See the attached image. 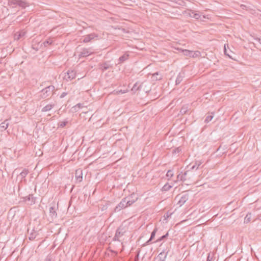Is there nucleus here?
Returning a JSON list of instances; mask_svg holds the SVG:
<instances>
[{"label":"nucleus","mask_w":261,"mask_h":261,"mask_svg":"<svg viewBox=\"0 0 261 261\" xmlns=\"http://www.w3.org/2000/svg\"><path fill=\"white\" fill-rule=\"evenodd\" d=\"M183 54L185 56H189L190 57L195 58L198 57L200 53L199 51H193L187 49L182 50Z\"/></svg>","instance_id":"nucleus-4"},{"label":"nucleus","mask_w":261,"mask_h":261,"mask_svg":"<svg viewBox=\"0 0 261 261\" xmlns=\"http://www.w3.org/2000/svg\"><path fill=\"white\" fill-rule=\"evenodd\" d=\"M171 188L172 186L169 185L168 184H166L163 187L162 190L163 191H169Z\"/></svg>","instance_id":"nucleus-28"},{"label":"nucleus","mask_w":261,"mask_h":261,"mask_svg":"<svg viewBox=\"0 0 261 261\" xmlns=\"http://www.w3.org/2000/svg\"><path fill=\"white\" fill-rule=\"evenodd\" d=\"M184 77H185V73L184 72L179 73V74H178V75L176 77V81H175L176 85L179 84L181 82V81L183 80V79Z\"/></svg>","instance_id":"nucleus-16"},{"label":"nucleus","mask_w":261,"mask_h":261,"mask_svg":"<svg viewBox=\"0 0 261 261\" xmlns=\"http://www.w3.org/2000/svg\"><path fill=\"white\" fill-rule=\"evenodd\" d=\"M97 35L95 33H91L84 36L83 42L84 43H88L91 41L95 37H97Z\"/></svg>","instance_id":"nucleus-7"},{"label":"nucleus","mask_w":261,"mask_h":261,"mask_svg":"<svg viewBox=\"0 0 261 261\" xmlns=\"http://www.w3.org/2000/svg\"><path fill=\"white\" fill-rule=\"evenodd\" d=\"M112 67V65L109 62H105L99 64V68L102 71L108 70Z\"/></svg>","instance_id":"nucleus-8"},{"label":"nucleus","mask_w":261,"mask_h":261,"mask_svg":"<svg viewBox=\"0 0 261 261\" xmlns=\"http://www.w3.org/2000/svg\"><path fill=\"white\" fill-rule=\"evenodd\" d=\"M49 216L51 217L52 220H54L57 217V213L56 212L55 206H50L49 208Z\"/></svg>","instance_id":"nucleus-13"},{"label":"nucleus","mask_w":261,"mask_h":261,"mask_svg":"<svg viewBox=\"0 0 261 261\" xmlns=\"http://www.w3.org/2000/svg\"><path fill=\"white\" fill-rule=\"evenodd\" d=\"M197 162L195 163V164L193 166H192L191 167V169H196V167H197Z\"/></svg>","instance_id":"nucleus-42"},{"label":"nucleus","mask_w":261,"mask_h":261,"mask_svg":"<svg viewBox=\"0 0 261 261\" xmlns=\"http://www.w3.org/2000/svg\"><path fill=\"white\" fill-rule=\"evenodd\" d=\"M77 107L79 108H81L83 107L81 103H78L75 106V109H76V108Z\"/></svg>","instance_id":"nucleus-41"},{"label":"nucleus","mask_w":261,"mask_h":261,"mask_svg":"<svg viewBox=\"0 0 261 261\" xmlns=\"http://www.w3.org/2000/svg\"><path fill=\"white\" fill-rule=\"evenodd\" d=\"M190 16L191 17H193V18H194L195 19H198L200 17V15L199 14H198V13H195L194 12H192L191 13V14H190Z\"/></svg>","instance_id":"nucleus-32"},{"label":"nucleus","mask_w":261,"mask_h":261,"mask_svg":"<svg viewBox=\"0 0 261 261\" xmlns=\"http://www.w3.org/2000/svg\"><path fill=\"white\" fill-rule=\"evenodd\" d=\"M37 233L36 231H34V232H32L31 233H30V236L29 237V239L30 240H31V241L34 240L36 238V236H37Z\"/></svg>","instance_id":"nucleus-29"},{"label":"nucleus","mask_w":261,"mask_h":261,"mask_svg":"<svg viewBox=\"0 0 261 261\" xmlns=\"http://www.w3.org/2000/svg\"><path fill=\"white\" fill-rule=\"evenodd\" d=\"M168 236H169V233H168V232H167L165 235H163L162 237H161L154 242H159L165 239L166 238H167L168 237Z\"/></svg>","instance_id":"nucleus-31"},{"label":"nucleus","mask_w":261,"mask_h":261,"mask_svg":"<svg viewBox=\"0 0 261 261\" xmlns=\"http://www.w3.org/2000/svg\"><path fill=\"white\" fill-rule=\"evenodd\" d=\"M137 199L138 198L136 196L135 194H131L130 196L124 198V199L126 200L127 207L133 204L137 200Z\"/></svg>","instance_id":"nucleus-3"},{"label":"nucleus","mask_w":261,"mask_h":261,"mask_svg":"<svg viewBox=\"0 0 261 261\" xmlns=\"http://www.w3.org/2000/svg\"><path fill=\"white\" fill-rule=\"evenodd\" d=\"M67 95V92H63V93L61 94V95H60V97L61 98H62L64 97L65 96H66Z\"/></svg>","instance_id":"nucleus-40"},{"label":"nucleus","mask_w":261,"mask_h":261,"mask_svg":"<svg viewBox=\"0 0 261 261\" xmlns=\"http://www.w3.org/2000/svg\"><path fill=\"white\" fill-rule=\"evenodd\" d=\"M173 176V171L171 170H169L167 172V174H166V176L169 178H171L172 176Z\"/></svg>","instance_id":"nucleus-33"},{"label":"nucleus","mask_w":261,"mask_h":261,"mask_svg":"<svg viewBox=\"0 0 261 261\" xmlns=\"http://www.w3.org/2000/svg\"><path fill=\"white\" fill-rule=\"evenodd\" d=\"M152 77L156 81L161 80L162 79V76L159 73V72H156L152 74Z\"/></svg>","instance_id":"nucleus-23"},{"label":"nucleus","mask_w":261,"mask_h":261,"mask_svg":"<svg viewBox=\"0 0 261 261\" xmlns=\"http://www.w3.org/2000/svg\"><path fill=\"white\" fill-rule=\"evenodd\" d=\"M24 35V33H23L22 34H21V33H20L18 35V36L17 37V39H19L20 37H21L22 36Z\"/></svg>","instance_id":"nucleus-46"},{"label":"nucleus","mask_w":261,"mask_h":261,"mask_svg":"<svg viewBox=\"0 0 261 261\" xmlns=\"http://www.w3.org/2000/svg\"><path fill=\"white\" fill-rule=\"evenodd\" d=\"M92 54V52L90 51L89 49L84 48L80 54V56L82 57H87Z\"/></svg>","instance_id":"nucleus-15"},{"label":"nucleus","mask_w":261,"mask_h":261,"mask_svg":"<svg viewBox=\"0 0 261 261\" xmlns=\"http://www.w3.org/2000/svg\"><path fill=\"white\" fill-rule=\"evenodd\" d=\"M75 177L79 182H81L83 179V171L81 169H77L75 171Z\"/></svg>","instance_id":"nucleus-11"},{"label":"nucleus","mask_w":261,"mask_h":261,"mask_svg":"<svg viewBox=\"0 0 261 261\" xmlns=\"http://www.w3.org/2000/svg\"><path fill=\"white\" fill-rule=\"evenodd\" d=\"M157 230H158L157 228H155L153 229V230L152 231V232L151 233L150 239L147 242H146V243L144 244V246H146V245L149 244L150 243L151 241L154 239L155 234L157 232Z\"/></svg>","instance_id":"nucleus-14"},{"label":"nucleus","mask_w":261,"mask_h":261,"mask_svg":"<svg viewBox=\"0 0 261 261\" xmlns=\"http://www.w3.org/2000/svg\"><path fill=\"white\" fill-rule=\"evenodd\" d=\"M55 90V87L53 85H50L47 87L43 89L41 91L40 97L41 98L44 99L50 96L53 94Z\"/></svg>","instance_id":"nucleus-2"},{"label":"nucleus","mask_w":261,"mask_h":261,"mask_svg":"<svg viewBox=\"0 0 261 261\" xmlns=\"http://www.w3.org/2000/svg\"><path fill=\"white\" fill-rule=\"evenodd\" d=\"M177 180H181V181H185V177H183L181 176V174H179L177 176Z\"/></svg>","instance_id":"nucleus-37"},{"label":"nucleus","mask_w":261,"mask_h":261,"mask_svg":"<svg viewBox=\"0 0 261 261\" xmlns=\"http://www.w3.org/2000/svg\"><path fill=\"white\" fill-rule=\"evenodd\" d=\"M17 5L22 8H25L27 6V3L22 0H18Z\"/></svg>","instance_id":"nucleus-26"},{"label":"nucleus","mask_w":261,"mask_h":261,"mask_svg":"<svg viewBox=\"0 0 261 261\" xmlns=\"http://www.w3.org/2000/svg\"><path fill=\"white\" fill-rule=\"evenodd\" d=\"M141 86V84L139 85L138 83L137 82L134 85L133 88H132V91L134 92H136L137 91L140 90Z\"/></svg>","instance_id":"nucleus-20"},{"label":"nucleus","mask_w":261,"mask_h":261,"mask_svg":"<svg viewBox=\"0 0 261 261\" xmlns=\"http://www.w3.org/2000/svg\"><path fill=\"white\" fill-rule=\"evenodd\" d=\"M221 146H220V147L218 148L217 151L220 150L221 149Z\"/></svg>","instance_id":"nucleus-48"},{"label":"nucleus","mask_w":261,"mask_h":261,"mask_svg":"<svg viewBox=\"0 0 261 261\" xmlns=\"http://www.w3.org/2000/svg\"><path fill=\"white\" fill-rule=\"evenodd\" d=\"M76 77V72L74 70H68L67 74L65 75L64 79L66 81H71Z\"/></svg>","instance_id":"nucleus-5"},{"label":"nucleus","mask_w":261,"mask_h":261,"mask_svg":"<svg viewBox=\"0 0 261 261\" xmlns=\"http://www.w3.org/2000/svg\"><path fill=\"white\" fill-rule=\"evenodd\" d=\"M126 231L127 228L125 226L121 225L117 229L115 234V236L113 238V241L120 242V240H119L120 238L124 235Z\"/></svg>","instance_id":"nucleus-1"},{"label":"nucleus","mask_w":261,"mask_h":261,"mask_svg":"<svg viewBox=\"0 0 261 261\" xmlns=\"http://www.w3.org/2000/svg\"><path fill=\"white\" fill-rule=\"evenodd\" d=\"M18 0H9V4L11 5H17Z\"/></svg>","instance_id":"nucleus-34"},{"label":"nucleus","mask_w":261,"mask_h":261,"mask_svg":"<svg viewBox=\"0 0 261 261\" xmlns=\"http://www.w3.org/2000/svg\"><path fill=\"white\" fill-rule=\"evenodd\" d=\"M258 219L259 220H261V214L258 216Z\"/></svg>","instance_id":"nucleus-47"},{"label":"nucleus","mask_w":261,"mask_h":261,"mask_svg":"<svg viewBox=\"0 0 261 261\" xmlns=\"http://www.w3.org/2000/svg\"><path fill=\"white\" fill-rule=\"evenodd\" d=\"M224 53L226 56H227L229 58L233 59V58L231 56V55L230 54H228V53H227V50L226 48V45H224Z\"/></svg>","instance_id":"nucleus-35"},{"label":"nucleus","mask_w":261,"mask_h":261,"mask_svg":"<svg viewBox=\"0 0 261 261\" xmlns=\"http://www.w3.org/2000/svg\"><path fill=\"white\" fill-rule=\"evenodd\" d=\"M197 162V166H196L197 167H196V169H197L199 168V166L201 165V163L200 162Z\"/></svg>","instance_id":"nucleus-44"},{"label":"nucleus","mask_w":261,"mask_h":261,"mask_svg":"<svg viewBox=\"0 0 261 261\" xmlns=\"http://www.w3.org/2000/svg\"><path fill=\"white\" fill-rule=\"evenodd\" d=\"M127 205L126 203V200L124 199V198L122 199L121 202L116 206L115 208V212H117L120 211L121 209L127 207Z\"/></svg>","instance_id":"nucleus-6"},{"label":"nucleus","mask_w":261,"mask_h":261,"mask_svg":"<svg viewBox=\"0 0 261 261\" xmlns=\"http://www.w3.org/2000/svg\"><path fill=\"white\" fill-rule=\"evenodd\" d=\"M128 57L129 55L127 53H125L123 55L120 57V58H119V62L118 64H121L126 61L128 59Z\"/></svg>","instance_id":"nucleus-18"},{"label":"nucleus","mask_w":261,"mask_h":261,"mask_svg":"<svg viewBox=\"0 0 261 261\" xmlns=\"http://www.w3.org/2000/svg\"><path fill=\"white\" fill-rule=\"evenodd\" d=\"M212 259V257H210V255L209 254L207 256L206 261H211Z\"/></svg>","instance_id":"nucleus-43"},{"label":"nucleus","mask_w":261,"mask_h":261,"mask_svg":"<svg viewBox=\"0 0 261 261\" xmlns=\"http://www.w3.org/2000/svg\"><path fill=\"white\" fill-rule=\"evenodd\" d=\"M255 39L261 44V38H256Z\"/></svg>","instance_id":"nucleus-45"},{"label":"nucleus","mask_w":261,"mask_h":261,"mask_svg":"<svg viewBox=\"0 0 261 261\" xmlns=\"http://www.w3.org/2000/svg\"><path fill=\"white\" fill-rule=\"evenodd\" d=\"M54 106L55 104L47 105L42 109L41 112H44L50 111L51 109H53L54 107Z\"/></svg>","instance_id":"nucleus-19"},{"label":"nucleus","mask_w":261,"mask_h":261,"mask_svg":"<svg viewBox=\"0 0 261 261\" xmlns=\"http://www.w3.org/2000/svg\"><path fill=\"white\" fill-rule=\"evenodd\" d=\"M251 213L247 214L244 218V223H248L250 222L251 221Z\"/></svg>","instance_id":"nucleus-24"},{"label":"nucleus","mask_w":261,"mask_h":261,"mask_svg":"<svg viewBox=\"0 0 261 261\" xmlns=\"http://www.w3.org/2000/svg\"><path fill=\"white\" fill-rule=\"evenodd\" d=\"M214 117V113H211L207 115L206 117L204 122L206 123H208L211 121Z\"/></svg>","instance_id":"nucleus-22"},{"label":"nucleus","mask_w":261,"mask_h":261,"mask_svg":"<svg viewBox=\"0 0 261 261\" xmlns=\"http://www.w3.org/2000/svg\"><path fill=\"white\" fill-rule=\"evenodd\" d=\"M8 120H5L0 124V130L3 132L8 127L9 123L7 122Z\"/></svg>","instance_id":"nucleus-17"},{"label":"nucleus","mask_w":261,"mask_h":261,"mask_svg":"<svg viewBox=\"0 0 261 261\" xmlns=\"http://www.w3.org/2000/svg\"><path fill=\"white\" fill-rule=\"evenodd\" d=\"M188 198L189 195L188 194L182 195L178 200L177 204L180 206L182 205L188 200Z\"/></svg>","instance_id":"nucleus-10"},{"label":"nucleus","mask_w":261,"mask_h":261,"mask_svg":"<svg viewBox=\"0 0 261 261\" xmlns=\"http://www.w3.org/2000/svg\"><path fill=\"white\" fill-rule=\"evenodd\" d=\"M189 111L188 107L187 105L184 106L180 110V113L181 115L187 114Z\"/></svg>","instance_id":"nucleus-21"},{"label":"nucleus","mask_w":261,"mask_h":261,"mask_svg":"<svg viewBox=\"0 0 261 261\" xmlns=\"http://www.w3.org/2000/svg\"><path fill=\"white\" fill-rule=\"evenodd\" d=\"M127 90H120L118 91L114 90L112 93L115 95H118L120 94H123L126 93Z\"/></svg>","instance_id":"nucleus-30"},{"label":"nucleus","mask_w":261,"mask_h":261,"mask_svg":"<svg viewBox=\"0 0 261 261\" xmlns=\"http://www.w3.org/2000/svg\"><path fill=\"white\" fill-rule=\"evenodd\" d=\"M168 251H165L163 250L161 252L158 256V258L159 261H165Z\"/></svg>","instance_id":"nucleus-12"},{"label":"nucleus","mask_w":261,"mask_h":261,"mask_svg":"<svg viewBox=\"0 0 261 261\" xmlns=\"http://www.w3.org/2000/svg\"><path fill=\"white\" fill-rule=\"evenodd\" d=\"M25 201H28V204L32 205L35 203L36 198L33 196L32 194H29L28 196L24 198Z\"/></svg>","instance_id":"nucleus-9"},{"label":"nucleus","mask_w":261,"mask_h":261,"mask_svg":"<svg viewBox=\"0 0 261 261\" xmlns=\"http://www.w3.org/2000/svg\"><path fill=\"white\" fill-rule=\"evenodd\" d=\"M181 149L180 148V147H177L173 150V153H177L180 152L181 151Z\"/></svg>","instance_id":"nucleus-38"},{"label":"nucleus","mask_w":261,"mask_h":261,"mask_svg":"<svg viewBox=\"0 0 261 261\" xmlns=\"http://www.w3.org/2000/svg\"><path fill=\"white\" fill-rule=\"evenodd\" d=\"M67 123V121L60 122L59 123V126H60L61 127H64V126H65L66 125Z\"/></svg>","instance_id":"nucleus-36"},{"label":"nucleus","mask_w":261,"mask_h":261,"mask_svg":"<svg viewBox=\"0 0 261 261\" xmlns=\"http://www.w3.org/2000/svg\"><path fill=\"white\" fill-rule=\"evenodd\" d=\"M112 252H114V253H117V252L116 251H112Z\"/></svg>","instance_id":"nucleus-49"},{"label":"nucleus","mask_w":261,"mask_h":261,"mask_svg":"<svg viewBox=\"0 0 261 261\" xmlns=\"http://www.w3.org/2000/svg\"><path fill=\"white\" fill-rule=\"evenodd\" d=\"M53 42V40L51 38H48V39L44 41L43 44L44 46H47L48 45H51Z\"/></svg>","instance_id":"nucleus-27"},{"label":"nucleus","mask_w":261,"mask_h":261,"mask_svg":"<svg viewBox=\"0 0 261 261\" xmlns=\"http://www.w3.org/2000/svg\"><path fill=\"white\" fill-rule=\"evenodd\" d=\"M189 172V170L186 171H185V172H184V174H181V176H182L183 177H185V180L187 179V174H188V173Z\"/></svg>","instance_id":"nucleus-39"},{"label":"nucleus","mask_w":261,"mask_h":261,"mask_svg":"<svg viewBox=\"0 0 261 261\" xmlns=\"http://www.w3.org/2000/svg\"><path fill=\"white\" fill-rule=\"evenodd\" d=\"M29 173V170L28 169H24L23 171L20 173L19 176L21 177V178H24Z\"/></svg>","instance_id":"nucleus-25"}]
</instances>
